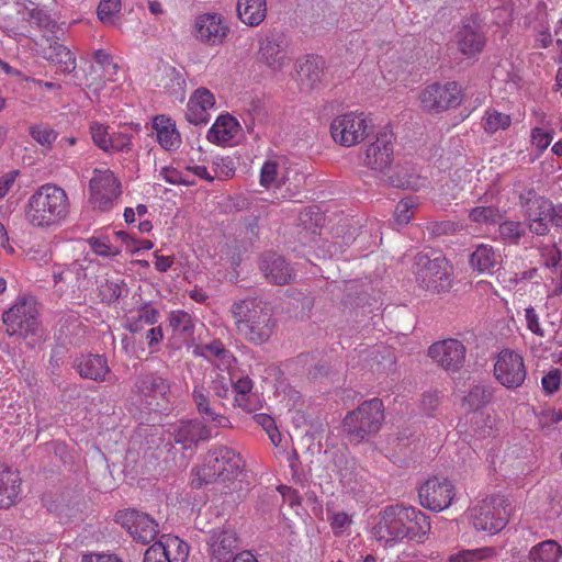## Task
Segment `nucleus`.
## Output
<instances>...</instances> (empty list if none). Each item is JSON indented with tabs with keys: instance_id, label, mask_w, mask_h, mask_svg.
<instances>
[{
	"instance_id": "c756f323",
	"label": "nucleus",
	"mask_w": 562,
	"mask_h": 562,
	"mask_svg": "<svg viewBox=\"0 0 562 562\" xmlns=\"http://www.w3.org/2000/svg\"><path fill=\"white\" fill-rule=\"evenodd\" d=\"M192 400L195 404L198 413L206 422H213L216 427H231L229 419L221 413H216L211 406L209 392L203 386H194L192 391Z\"/></svg>"
},
{
	"instance_id": "79ce46f5",
	"label": "nucleus",
	"mask_w": 562,
	"mask_h": 562,
	"mask_svg": "<svg viewBox=\"0 0 562 562\" xmlns=\"http://www.w3.org/2000/svg\"><path fill=\"white\" fill-rule=\"evenodd\" d=\"M497 553L498 552L494 547L465 549L450 554L448 562H481L495 558Z\"/></svg>"
},
{
	"instance_id": "69168bd1",
	"label": "nucleus",
	"mask_w": 562,
	"mask_h": 562,
	"mask_svg": "<svg viewBox=\"0 0 562 562\" xmlns=\"http://www.w3.org/2000/svg\"><path fill=\"white\" fill-rule=\"evenodd\" d=\"M82 273L83 269L81 265L77 262L71 263L70 266L64 268L65 283L75 285V282L79 280Z\"/></svg>"
},
{
	"instance_id": "864d4df0",
	"label": "nucleus",
	"mask_w": 562,
	"mask_h": 562,
	"mask_svg": "<svg viewBox=\"0 0 562 562\" xmlns=\"http://www.w3.org/2000/svg\"><path fill=\"white\" fill-rule=\"evenodd\" d=\"M132 138H133L132 134H127V133H123V132L113 133L111 135L109 149L106 150V153H117V151L128 153V151H131L132 147H133Z\"/></svg>"
},
{
	"instance_id": "aec40b11",
	"label": "nucleus",
	"mask_w": 562,
	"mask_h": 562,
	"mask_svg": "<svg viewBox=\"0 0 562 562\" xmlns=\"http://www.w3.org/2000/svg\"><path fill=\"white\" fill-rule=\"evenodd\" d=\"M229 33V26L218 13H203L195 18L193 25L194 37L207 45L224 43Z\"/></svg>"
},
{
	"instance_id": "7ed1b4c3",
	"label": "nucleus",
	"mask_w": 562,
	"mask_h": 562,
	"mask_svg": "<svg viewBox=\"0 0 562 562\" xmlns=\"http://www.w3.org/2000/svg\"><path fill=\"white\" fill-rule=\"evenodd\" d=\"M245 467L241 456L233 448L216 446L203 458L201 467L194 469L196 477L192 480L195 487L215 482L236 479Z\"/></svg>"
},
{
	"instance_id": "bf43d9fd",
	"label": "nucleus",
	"mask_w": 562,
	"mask_h": 562,
	"mask_svg": "<svg viewBox=\"0 0 562 562\" xmlns=\"http://www.w3.org/2000/svg\"><path fill=\"white\" fill-rule=\"evenodd\" d=\"M121 9V0H101L98 5V18L103 23H112V16Z\"/></svg>"
},
{
	"instance_id": "412c9836",
	"label": "nucleus",
	"mask_w": 562,
	"mask_h": 562,
	"mask_svg": "<svg viewBox=\"0 0 562 562\" xmlns=\"http://www.w3.org/2000/svg\"><path fill=\"white\" fill-rule=\"evenodd\" d=\"M459 52L468 58L482 53L486 44L485 35L476 18H465L456 33Z\"/></svg>"
},
{
	"instance_id": "58836bf2",
	"label": "nucleus",
	"mask_w": 562,
	"mask_h": 562,
	"mask_svg": "<svg viewBox=\"0 0 562 562\" xmlns=\"http://www.w3.org/2000/svg\"><path fill=\"white\" fill-rule=\"evenodd\" d=\"M158 315L159 312L157 308L148 304H144L136 311L135 315L127 317L125 327L131 333H139L144 325L156 324L158 321Z\"/></svg>"
},
{
	"instance_id": "8fccbe9b",
	"label": "nucleus",
	"mask_w": 562,
	"mask_h": 562,
	"mask_svg": "<svg viewBox=\"0 0 562 562\" xmlns=\"http://www.w3.org/2000/svg\"><path fill=\"white\" fill-rule=\"evenodd\" d=\"M512 119L508 114L497 110H487L484 116V130L487 133H495L499 130H506L510 126Z\"/></svg>"
},
{
	"instance_id": "39448f33",
	"label": "nucleus",
	"mask_w": 562,
	"mask_h": 562,
	"mask_svg": "<svg viewBox=\"0 0 562 562\" xmlns=\"http://www.w3.org/2000/svg\"><path fill=\"white\" fill-rule=\"evenodd\" d=\"M519 203L532 234L546 236L550 231L549 224L562 228V205H554L549 199L537 194L533 189L521 192Z\"/></svg>"
},
{
	"instance_id": "4d7b16f0",
	"label": "nucleus",
	"mask_w": 562,
	"mask_h": 562,
	"mask_svg": "<svg viewBox=\"0 0 562 562\" xmlns=\"http://www.w3.org/2000/svg\"><path fill=\"white\" fill-rule=\"evenodd\" d=\"M392 183L397 188L417 191L425 186L426 179L402 172L397 175L396 179L392 180Z\"/></svg>"
},
{
	"instance_id": "f704fd0d",
	"label": "nucleus",
	"mask_w": 562,
	"mask_h": 562,
	"mask_svg": "<svg viewBox=\"0 0 562 562\" xmlns=\"http://www.w3.org/2000/svg\"><path fill=\"white\" fill-rule=\"evenodd\" d=\"M238 122L229 114L220 115L207 132V139L216 144L231 142L238 131Z\"/></svg>"
},
{
	"instance_id": "4c0bfd02",
	"label": "nucleus",
	"mask_w": 562,
	"mask_h": 562,
	"mask_svg": "<svg viewBox=\"0 0 562 562\" xmlns=\"http://www.w3.org/2000/svg\"><path fill=\"white\" fill-rule=\"evenodd\" d=\"M254 383L248 376L239 378L234 384L235 404L246 412H252L257 408V397L251 393Z\"/></svg>"
},
{
	"instance_id": "4be33fe9",
	"label": "nucleus",
	"mask_w": 562,
	"mask_h": 562,
	"mask_svg": "<svg viewBox=\"0 0 562 562\" xmlns=\"http://www.w3.org/2000/svg\"><path fill=\"white\" fill-rule=\"evenodd\" d=\"M206 543L213 562H228L238 549L239 540L234 530L216 529L210 532Z\"/></svg>"
},
{
	"instance_id": "49530a36",
	"label": "nucleus",
	"mask_w": 562,
	"mask_h": 562,
	"mask_svg": "<svg viewBox=\"0 0 562 562\" xmlns=\"http://www.w3.org/2000/svg\"><path fill=\"white\" fill-rule=\"evenodd\" d=\"M502 217L499 210L493 205H480L469 211V218L477 224H496Z\"/></svg>"
},
{
	"instance_id": "c03bdc74",
	"label": "nucleus",
	"mask_w": 562,
	"mask_h": 562,
	"mask_svg": "<svg viewBox=\"0 0 562 562\" xmlns=\"http://www.w3.org/2000/svg\"><path fill=\"white\" fill-rule=\"evenodd\" d=\"M498 234L504 243L518 245L521 237L526 234L525 224L519 221H503L499 223Z\"/></svg>"
},
{
	"instance_id": "2eb2a0df",
	"label": "nucleus",
	"mask_w": 562,
	"mask_h": 562,
	"mask_svg": "<svg viewBox=\"0 0 562 562\" xmlns=\"http://www.w3.org/2000/svg\"><path fill=\"white\" fill-rule=\"evenodd\" d=\"M89 188L93 206L101 211L109 210L113 201L121 194L120 181L109 169H95L93 177L90 179Z\"/></svg>"
},
{
	"instance_id": "680f3d73",
	"label": "nucleus",
	"mask_w": 562,
	"mask_h": 562,
	"mask_svg": "<svg viewBox=\"0 0 562 562\" xmlns=\"http://www.w3.org/2000/svg\"><path fill=\"white\" fill-rule=\"evenodd\" d=\"M541 385L547 394H553L562 386V372L559 369H552L541 379Z\"/></svg>"
},
{
	"instance_id": "20e7f679",
	"label": "nucleus",
	"mask_w": 562,
	"mask_h": 562,
	"mask_svg": "<svg viewBox=\"0 0 562 562\" xmlns=\"http://www.w3.org/2000/svg\"><path fill=\"white\" fill-rule=\"evenodd\" d=\"M413 272L418 285L432 294L448 292L452 286V268L439 251H420L414 257Z\"/></svg>"
},
{
	"instance_id": "dca6fc26",
	"label": "nucleus",
	"mask_w": 562,
	"mask_h": 562,
	"mask_svg": "<svg viewBox=\"0 0 562 562\" xmlns=\"http://www.w3.org/2000/svg\"><path fill=\"white\" fill-rule=\"evenodd\" d=\"M428 356L447 372H458L464 364L465 346L458 339L449 338L434 342L428 349Z\"/></svg>"
},
{
	"instance_id": "4468645a",
	"label": "nucleus",
	"mask_w": 562,
	"mask_h": 562,
	"mask_svg": "<svg viewBox=\"0 0 562 562\" xmlns=\"http://www.w3.org/2000/svg\"><path fill=\"white\" fill-rule=\"evenodd\" d=\"M115 520L143 544L154 541L158 535V524L146 513L130 508L119 512Z\"/></svg>"
},
{
	"instance_id": "a211bd4d",
	"label": "nucleus",
	"mask_w": 562,
	"mask_h": 562,
	"mask_svg": "<svg viewBox=\"0 0 562 562\" xmlns=\"http://www.w3.org/2000/svg\"><path fill=\"white\" fill-rule=\"evenodd\" d=\"M393 140L394 136L386 128L380 131L375 139L370 143L366 149L363 164L371 170L383 172L390 168L393 162Z\"/></svg>"
},
{
	"instance_id": "a19ab883",
	"label": "nucleus",
	"mask_w": 562,
	"mask_h": 562,
	"mask_svg": "<svg viewBox=\"0 0 562 562\" xmlns=\"http://www.w3.org/2000/svg\"><path fill=\"white\" fill-rule=\"evenodd\" d=\"M493 392L487 385H473L463 398V407L468 412H476L492 400Z\"/></svg>"
},
{
	"instance_id": "7c9ffc66",
	"label": "nucleus",
	"mask_w": 562,
	"mask_h": 562,
	"mask_svg": "<svg viewBox=\"0 0 562 562\" xmlns=\"http://www.w3.org/2000/svg\"><path fill=\"white\" fill-rule=\"evenodd\" d=\"M20 483L19 473L0 463V508H8L15 502Z\"/></svg>"
},
{
	"instance_id": "a878e982",
	"label": "nucleus",
	"mask_w": 562,
	"mask_h": 562,
	"mask_svg": "<svg viewBox=\"0 0 562 562\" xmlns=\"http://www.w3.org/2000/svg\"><path fill=\"white\" fill-rule=\"evenodd\" d=\"M151 127L156 133V140L165 150H177L181 146V135L171 117L164 114L156 115Z\"/></svg>"
},
{
	"instance_id": "c9c22d12",
	"label": "nucleus",
	"mask_w": 562,
	"mask_h": 562,
	"mask_svg": "<svg viewBox=\"0 0 562 562\" xmlns=\"http://www.w3.org/2000/svg\"><path fill=\"white\" fill-rule=\"evenodd\" d=\"M299 85L302 91L313 90L323 78L322 63L316 59H306L297 69Z\"/></svg>"
},
{
	"instance_id": "6ab92c4d",
	"label": "nucleus",
	"mask_w": 562,
	"mask_h": 562,
	"mask_svg": "<svg viewBox=\"0 0 562 562\" xmlns=\"http://www.w3.org/2000/svg\"><path fill=\"white\" fill-rule=\"evenodd\" d=\"M289 43L278 30L269 31L259 42V59L273 70H280L289 59Z\"/></svg>"
},
{
	"instance_id": "3c124183",
	"label": "nucleus",
	"mask_w": 562,
	"mask_h": 562,
	"mask_svg": "<svg viewBox=\"0 0 562 562\" xmlns=\"http://www.w3.org/2000/svg\"><path fill=\"white\" fill-rule=\"evenodd\" d=\"M18 14L20 15L22 21H26L36 26L45 25L48 21L47 15L42 10H40L33 2H30V7L20 5Z\"/></svg>"
},
{
	"instance_id": "1a4fd4ad",
	"label": "nucleus",
	"mask_w": 562,
	"mask_h": 562,
	"mask_svg": "<svg viewBox=\"0 0 562 562\" xmlns=\"http://www.w3.org/2000/svg\"><path fill=\"white\" fill-rule=\"evenodd\" d=\"M508 503L503 496H492L481 501L469 510V519L477 531L497 533L508 522Z\"/></svg>"
},
{
	"instance_id": "c85d7f7f",
	"label": "nucleus",
	"mask_w": 562,
	"mask_h": 562,
	"mask_svg": "<svg viewBox=\"0 0 562 562\" xmlns=\"http://www.w3.org/2000/svg\"><path fill=\"white\" fill-rule=\"evenodd\" d=\"M193 353L214 362V364L221 370L229 369L232 363L235 361L233 353L226 349L223 342L218 339L209 344L198 345L194 348Z\"/></svg>"
},
{
	"instance_id": "0e129e2a",
	"label": "nucleus",
	"mask_w": 562,
	"mask_h": 562,
	"mask_svg": "<svg viewBox=\"0 0 562 562\" xmlns=\"http://www.w3.org/2000/svg\"><path fill=\"white\" fill-rule=\"evenodd\" d=\"M525 319L527 328L539 337H544V329L539 322V315L532 306L525 310Z\"/></svg>"
},
{
	"instance_id": "de8ad7c7",
	"label": "nucleus",
	"mask_w": 562,
	"mask_h": 562,
	"mask_svg": "<svg viewBox=\"0 0 562 562\" xmlns=\"http://www.w3.org/2000/svg\"><path fill=\"white\" fill-rule=\"evenodd\" d=\"M128 289L123 280H106L100 288V295L103 302L114 303L121 296H126Z\"/></svg>"
},
{
	"instance_id": "774afa93",
	"label": "nucleus",
	"mask_w": 562,
	"mask_h": 562,
	"mask_svg": "<svg viewBox=\"0 0 562 562\" xmlns=\"http://www.w3.org/2000/svg\"><path fill=\"white\" fill-rule=\"evenodd\" d=\"M81 562H123L114 554H85Z\"/></svg>"
},
{
	"instance_id": "2f4dec72",
	"label": "nucleus",
	"mask_w": 562,
	"mask_h": 562,
	"mask_svg": "<svg viewBox=\"0 0 562 562\" xmlns=\"http://www.w3.org/2000/svg\"><path fill=\"white\" fill-rule=\"evenodd\" d=\"M236 11L244 24L258 26L267 16V0H237Z\"/></svg>"
},
{
	"instance_id": "e2e57ef3",
	"label": "nucleus",
	"mask_w": 562,
	"mask_h": 562,
	"mask_svg": "<svg viewBox=\"0 0 562 562\" xmlns=\"http://www.w3.org/2000/svg\"><path fill=\"white\" fill-rule=\"evenodd\" d=\"M88 243L92 251L102 257L116 256L120 252L117 248H113L111 246L108 238L92 237L88 240Z\"/></svg>"
},
{
	"instance_id": "5701e85b",
	"label": "nucleus",
	"mask_w": 562,
	"mask_h": 562,
	"mask_svg": "<svg viewBox=\"0 0 562 562\" xmlns=\"http://www.w3.org/2000/svg\"><path fill=\"white\" fill-rule=\"evenodd\" d=\"M214 105L215 98L210 90L206 88L196 89L187 104V121L194 125L207 124L210 121L209 110L213 109Z\"/></svg>"
},
{
	"instance_id": "603ef678",
	"label": "nucleus",
	"mask_w": 562,
	"mask_h": 562,
	"mask_svg": "<svg viewBox=\"0 0 562 562\" xmlns=\"http://www.w3.org/2000/svg\"><path fill=\"white\" fill-rule=\"evenodd\" d=\"M30 135L40 145L52 147L53 143L57 138V133L46 125H33L30 127Z\"/></svg>"
},
{
	"instance_id": "5fc2aeb1",
	"label": "nucleus",
	"mask_w": 562,
	"mask_h": 562,
	"mask_svg": "<svg viewBox=\"0 0 562 562\" xmlns=\"http://www.w3.org/2000/svg\"><path fill=\"white\" fill-rule=\"evenodd\" d=\"M553 130L533 127L530 133V142L540 153L544 151L553 139Z\"/></svg>"
},
{
	"instance_id": "e433bc0d",
	"label": "nucleus",
	"mask_w": 562,
	"mask_h": 562,
	"mask_svg": "<svg viewBox=\"0 0 562 562\" xmlns=\"http://www.w3.org/2000/svg\"><path fill=\"white\" fill-rule=\"evenodd\" d=\"M562 555V547L555 540H544L533 546L529 553L530 562H558Z\"/></svg>"
},
{
	"instance_id": "9b49d317",
	"label": "nucleus",
	"mask_w": 562,
	"mask_h": 562,
	"mask_svg": "<svg viewBox=\"0 0 562 562\" xmlns=\"http://www.w3.org/2000/svg\"><path fill=\"white\" fill-rule=\"evenodd\" d=\"M404 506H386L379 513L372 535L384 547H393L404 540Z\"/></svg>"
},
{
	"instance_id": "338daca9",
	"label": "nucleus",
	"mask_w": 562,
	"mask_h": 562,
	"mask_svg": "<svg viewBox=\"0 0 562 562\" xmlns=\"http://www.w3.org/2000/svg\"><path fill=\"white\" fill-rule=\"evenodd\" d=\"M18 175H19V171L13 170V171L7 172L0 177V199H2L9 192V190L12 188Z\"/></svg>"
},
{
	"instance_id": "bb28decb",
	"label": "nucleus",
	"mask_w": 562,
	"mask_h": 562,
	"mask_svg": "<svg viewBox=\"0 0 562 562\" xmlns=\"http://www.w3.org/2000/svg\"><path fill=\"white\" fill-rule=\"evenodd\" d=\"M75 368L81 378L95 382L105 381L106 375L110 373L108 360L101 355L81 356L76 359Z\"/></svg>"
},
{
	"instance_id": "ddd939ff",
	"label": "nucleus",
	"mask_w": 562,
	"mask_h": 562,
	"mask_svg": "<svg viewBox=\"0 0 562 562\" xmlns=\"http://www.w3.org/2000/svg\"><path fill=\"white\" fill-rule=\"evenodd\" d=\"M526 374L521 355L510 349H504L497 355L494 375L502 385L507 389H517L524 383Z\"/></svg>"
},
{
	"instance_id": "a18cd8bd",
	"label": "nucleus",
	"mask_w": 562,
	"mask_h": 562,
	"mask_svg": "<svg viewBox=\"0 0 562 562\" xmlns=\"http://www.w3.org/2000/svg\"><path fill=\"white\" fill-rule=\"evenodd\" d=\"M162 541L166 555L170 562H186L189 554L188 544L178 537H167Z\"/></svg>"
},
{
	"instance_id": "0eeeda50",
	"label": "nucleus",
	"mask_w": 562,
	"mask_h": 562,
	"mask_svg": "<svg viewBox=\"0 0 562 562\" xmlns=\"http://www.w3.org/2000/svg\"><path fill=\"white\" fill-rule=\"evenodd\" d=\"M132 392L149 412L168 411L172 403L171 383L168 376L157 371L140 373Z\"/></svg>"
},
{
	"instance_id": "052dcab7",
	"label": "nucleus",
	"mask_w": 562,
	"mask_h": 562,
	"mask_svg": "<svg viewBox=\"0 0 562 562\" xmlns=\"http://www.w3.org/2000/svg\"><path fill=\"white\" fill-rule=\"evenodd\" d=\"M415 204L411 199L401 200L395 207V221L401 224H407L414 214Z\"/></svg>"
},
{
	"instance_id": "f257e3e1",
	"label": "nucleus",
	"mask_w": 562,
	"mask_h": 562,
	"mask_svg": "<svg viewBox=\"0 0 562 562\" xmlns=\"http://www.w3.org/2000/svg\"><path fill=\"white\" fill-rule=\"evenodd\" d=\"M236 333L249 344L260 346L274 333L276 319L269 303L258 297L234 302L229 310Z\"/></svg>"
},
{
	"instance_id": "393cba45",
	"label": "nucleus",
	"mask_w": 562,
	"mask_h": 562,
	"mask_svg": "<svg viewBox=\"0 0 562 562\" xmlns=\"http://www.w3.org/2000/svg\"><path fill=\"white\" fill-rule=\"evenodd\" d=\"M404 539L423 543L430 531V521L426 514L415 507L404 506Z\"/></svg>"
},
{
	"instance_id": "f8f14e48",
	"label": "nucleus",
	"mask_w": 562,
	"mask_h": 562,
	"mask_svg": "<svg viewBox=\"0 0 562 562\" xmlns=\"http://www.w3.org/2000/svg\"><path fill=\"white\" fill-rule=\"evenodd\" d=\"M463 93L457 82L445 85L434 83L420 93V103L424 110L430 113H440L460 105Z\"/></svg>"
},
{
	"instance_id": "72a5a7b5",
	"label": "nucleus",
	"mask_w": 562,
	"mask_h": 562,
	"mask_svg": "<svg viewBox=\"0 0 562 562\" xmlns=\"http://www.w3.org/2000/svg\"><path fill=\"white\" fill-rule=\"evenodd\" d=\"M44 57L58 65L60 71L65 74L74 72L77 67L75 55L68 47L57 41H50L49 45L44 48Z\"/></svg>"
},
{
	"instance_id": "13d9d810",
	"label": "nucleus",
	"mask_w": 562,
	"mask_h": 562,
	"mask_svg": "<svg viewBox=\"0 0 562 562\" xmlns=\"http://www.w3.org/2000/svg\"><path fill=\"white\" fill-rule=\"evenodd\" d=\"M255 422L260 425L268 434L270 440L274 446L281 441V434L279 432L273 418L267 414H256Z\"/></svg>"
},
{
	"instance_id": "37998d69",
	"label": "nucleus",
	"mask_w": 562,
	"mask_h": 562,
	"mask_svg": "<svg viewBox=\"0 0 562 562\" xmlns=\"http://www.w3.org/2000/svg\"><path fill=\"white\" fill-rule=\"evenodd\" d=\"M168 321L175 336L186 340L193 335L194 326L189 313L172 311L169 314Z\"/></svg>"
},
{
	"instance_id": "f3484780",
	"label": "nucleus",
	"mask_w": 562,
	"mask_h": 562,
	"mask_svg": "<svg viewBox=\"0 0 562 562\" xmlns=\"http://www.w3.org/2000/svg\"><path fill=\"white\" fill-rule=\"evenodd\" d=\"M420 505L432 512H441L450 506L454 497V486L447 479L430 477L419 487Z\"/></svg>"
},
{
	"instance_id": "9d476101",
	"label": "nucleus",
	"mask_w": 562,
	"mask_h": 562,
	"mask_svg": "<svg viewBox=\"0 0 562 562\" xmlns=\"http://www.w3.org/2000/svg\"><path fill=\"white\" fill-rule=\"evenodd\" d=\"M371 130V120L363 112H348L336 116L330 123L334 142L345 147L361 143Z\"/></svg>"
},
{
	"instance_id": "6e6d98bb",
	"label": "nucleus",
	"mask_w": 562,
	"mask_h": 562,
	"mask_svg": "<svg viewBox=\"0 0 562 562\" xmlns=\"http://www.w3.org/2000/svg\"><path fill=\"white\" fill-rule=\"evenodd\" d=\"M90 133H91L93 143L100 149H102L103 151L106 153V150L109 149V144H110L111 135H112L109 133L108 126H105L101 123H98V122H93L90 125Z\"/></svg>"
},
{
	"instance_id": "f03ea898",
	"label": "nucleus",
	"mask_w": 562,
	"mask_h": 562,
	"mask_svg": "<svg viewBox=\"0 0 562 562\" xmlns=\"http://www.w3.org/2000/svg\"><path fill=\"white\" fill-rule=\"evenodd\" d=\"M70 212V202L66 191L54 184L38 187L27 199L24 207L25 221L36 228H49L59 225Z\"/></svg>"
},
{
	"instance_id": "ea45409f",
	"label": "nucleus",
	"mask_w": 562,
	"mask_h": 562,
	"mask_svg": "<svg viewBox=\"0 0 562 562\" xmlns=\"http://www.w3.org/2000/svg\"><path fill=\"white\" fill-rule=\"evenodd\" d=\"M307 176L297 165L285 167L281 175V187H285V191L290 195H295L306 186Z\"/></svg>"
},
{
	"instance_id": "6e6552de",
	"label": "nucleus",
	"mask_w": 562,
	"mask_h": 562,
	"mask_svg": "<svg viewBox=\"0 0 562 562\" xmlns=\"http://www.w3.org/2000/svg\"><path fill=\"white\" fill-rule=\"evenodd\" d=\"M2 322L10 336L27 337L40 328V310L35 297L22 295L2 314Z\"/></svg>"
},
{
	"instance_id": "09e8293b",
	"label": "nucleus",
	"mask_w": 562,
	"mask_h": 562,
	"mask_svg": "<svg viewBox=\"0 0 562 562\" xmlns=\"http://www.w3.org/2000/svg\"><path fill=\"white\" fill-rule=\"evenodd\" d=\"M277 160H267L260 170V184L265 188H271L272 186L281 187V168Z\"/></svg>"
},
{
	"instance_id": "423d86ee",
	"label": "nucleus",
	"mask_w": 562,
	"mask_h": 562,
	"mask_svg": "<svg viewBox=\"0 0 562 562\" xmlns=\"http://www.w3.org/2000/svg\"><path fill=\"white\" fill-rule=\"evenodd\" d=\"M384 420L383 403L379 398L363 402L344 418V430L350 442L358 445L374 436Z\"/></svg>"
},
{
	"instance_id": "473e14b6",
	"label": "nucleus",
	"mask_w": 562,
	"mask_h": 562,
	"mask_svg": "<svg viewBox=\"0 0 562 562\" xmlns=\"http://www.w3.org/2000/svg\"><path fill=\"white\" fill-rule=\"evenodd\" d=\"M470 266L480 273H493L494 268L501 262V255L493 246L480 244L470 256Z\"/></svg>"
},
{
	"instance_id": "b1692460",
	"label": "nucleus",
	"mask_w": 562,
	"mask_h": 562,
	"mask_svg": "<svg viewBox=\"0 0 562 562\" xmlns=\"http://www.w3.org/2000/svg\"><path fill=\"white\" fill-rule=\"evenodd\" d=\"M173 440L182 445L184 449L196 446L200 441H206L211 438V429L199 419L180 422L173 427Z\"/></svg>"
},
{
	"instance_id": "cd10ccee",
	"label": "nucleus",
	"mask_w": 562,
	"mask_h": 562,
	"mask_svg": "<svg viewBox=\"0 0 562 562\" xmlns=\"http://www.w3.org/2000/svg\"><path fill=\"white\" fill-rule=\"evenodd\" d=\"M267 280L274 284H286L293 279V270L285 259L270 254L263 257L260 266Z\"/></svg>"
}]
</instances>
